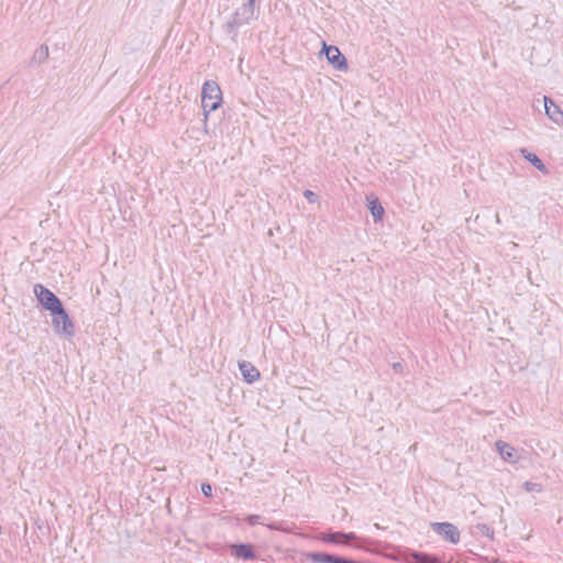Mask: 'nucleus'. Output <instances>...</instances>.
I'll use <instances>...</instances> for the list:
<instances>
[{"label":"nucleus","instance_id":"11","mask_svg":"<svg viewBox=\"0 0 563 563\" xmlns=\"http://www.w3.org/2000/svg\"><path fill=\"white\" fill-rule=\"evenodd\" d=\"M239 369L245 383L253 384L260 379V371L249 361H240Z\"/></svg>","mask_w":563,"mask_h":563},{"label":"nucleus","instance_id":"18","mask_svg":"<svg viewBox=\"0 0 563 563\" xmlns=\"http://www.w3.org/2000/svg\"><path fill=\"white\" fill-rule=\"evenodd\" d=\"M266 527L272 531H280L289 533L291 529L284 521H274L267 523Z\"/></svg>","mask_w":563,"mask_h":563},{"label":"nucleus","instance_id":"15","mask_svg":"<svg viewBox=\"0 0 563 563\" xmlns=\"http://www.w3.org/2000/svg\"><path fill=\"white\" fill-rule=\"evenodd\" d=\"M305 555L311 563H336L339 558L328 552H308Z\"/></svg>","mask_w":563,"mask_h":563},{"label":"nucleus","instance_id":"1","mask_svg":"<svg viewBox=\"0 0 563 563\" xmlns=\"http://www.w3.org/2000/svg\"><path fill=\"white\" fill-rule=\"evenodd\" d=\"M253 19H256L255 1L247 0L238 8L231 19L222 25V31L230 37L231 42L236 45L240 27L250 24Z\"/></svg>","mask_w":563,"mask_h":563},{"label":"nucleus","instance_id":"25","mask_svg":"<svg viewBox=\"0 0 563 563\" xmlns=\"http://www.w3.org/2000/svg\"><path fill=\"white\" fill-rule=\"evenodd\" d=\"M393 368H394V371H395L396 373H399V372H401V371H402V364H401V363H399V362L394 363V364H393Z\"/></svg>","mask_w":563,"mask_h":563},{"label":"nucleus","instance_id":"14","mask_svg":"<svg viewBox=\"0 0 563 563\" xmlns=\"http://www.w3.org/2000/svg\"><path fill=\"white\" fill-rule=\"evenodd\" d=\"M367 201H368L367 208H368L371 214L373 216L374 221L376 223L380 222L383 220L385 210H384V207H383L379 198L372 195L371 197H367Z\"/></svg>","mask_w":563,"mask_h":563},{"label":"nucleus","instance_id":"17","mask_svg":"<svg viewBox=\"0 0 563 563\" xmlns=\"http://www.w3.org/2000/svg\"><path fill=\"white\" fill-rule=\"evenodd\" d=\"M475 530L477 533L488 538L489 540L494 539V529L486 523H477L475 526Z\"/></svg>","mask_w":563,"mask_h":563},{"label":"nucleus","instance_id":"20","mask_svg":"<svg viewBox=\"0 0 563 563\" xmlns=\"http://www.w3.org/2000/svg\"><path fill=\"white\" fill-rule=\"evenodd\" d=\"M261 519H262V516H260V515H249V516L245 517V521L251 527H253V526H255L257 523H263L261 521Z\"/></svg>","mask_w":563,"mask_h":563},{"label":"nucleus","instance_id":"16","mask_svg":"<svg viewBox=\"0 0 563 563\" xmlns=\"http://www.w3.org/2000/svg\"><path fill=\"white\" fill-rule=\"evenodd\" d=\"M49 52L48 46L46 44L40 45L33 53L29 62L30 67H34L36 65L43 64L48 58Z\"/></svg>","mask_w":563,"mask_h":563},{"label":"nucleus","instance_id":"8","mask_svg":"<svg viewBox=\"0 0 563 563\" xmlns=\"http://www.w3.org/2000/svg\"><path fill=\"white\" fill-rule=\"evenodd\" d=\"M357 539V536L355 532H344V531H332L328 530L324 532H321L319 536V540L323 543L328 544H345L347 542L354 541Z\"/></svg>","mask_w":563,"mask_h":563},{"label":"nucleus","instance_id":"24","mask_svg":"<svg viewBox=\"0 0 563 563\" xmlns=\"http://www.w3.org/2000/svg\"><path fill=\"white\" fill-rule=\"evenodd\" d=\"M336 563H361V562L339 555Z\"/></svg>","mask_w":563,"mask_h":563},{"label":"nucleus","instance_id":"4","mask_svg":"<svg viewBox=\"0 0 563 563\" xmlns=\"http://www.w3.org/2000/svg\"><path fill=\"white\" fill-rule=\"evenodd\" d=\"M51 316L53 329L57 334L68 339L75 335V324L64 305L54 310Z\"/></svg>","mask_w":563,"mask_h":563},{"label":"nucleus","instance_id":"2","mask_svg":"<svg viewBox=\"0 0 563 563\" xmlns=\"http://www.w3.org/2000/svg\"><path fill=\"white\" fill-rule=\"evenodd\" d=\"M201 103L205 114V123L210 112L217 110L222 103V92L214 80H206L201 89Z\"/></svg>","mask_w":563,"mask_h":563},{"label":"nucleus","instance_id":"3","mask_svg":"<svg viewBox=\"0 0 563 563\" xmlns=\"http://www.w3.org/2000/svg\"><path fill=\"white\" fill-rule=\"evenodd\" d=\"M390 559L401 563H443L435 554L409 548H394V554Z\"/></svg>","mask_w":563,"mask_h":563},{"label":"nucleus","instance_id":"7","mask_svg":"<svg viewBox=\"0 0 563 563\" xmlns=\"http://www.w3.org/2000/svg\"><path fill=\"white\" fill-rule=\"evenodd\" d=\"M322 52L325 55V58L330 65L336 70L345 71L349 69V64L346 57L341 53V51L334 45H324Z\"/></svg>","mask_w":563,"mask_h":563},{"label":"nucleus","instance_id":"6","mask_svg":"<svg viewBox=\"0 0 563 563\" xmlns=\"http://www.w3.org/2000/svg\"><path fill=\"white\" fill-rule=\"evenodd\" d=\"M431 529L443 540L456 544L460 542V531L456 526L451 522H431Z\"/></svg>","mask_w":563,"mask_h":563},{"label":"nucleus","instance_id":"12","mask_svg":"<svg viewBox=\"0 0 563 563\" xmlns=\"http://www.w3.org/2000/svg\"><path fill=\"white\" fill-rule=\"evenodd\" d=\"M497 451L499 452L501 459L509 463H516L518 460L517 451L512 445L501 440L496 442Z\"/></svg>","mask_w":563,"mask_h":563},{"label":"nucleus","instance_id":"22","mask_svg":"<svg viewBox=\"0 0 563 563\" xmlns=\"http://www.w3.org/2000/svg\"><path fill=\"white\" fill-rule=\"evenodd\" d=\"M143 44V41H139L134 46H128L126 44L123 45V52L124 54H131L133 52H136L141 48Z\"/></svg>","mask_w":563,"mask_h":563},{"label":"nucleus","instance_id":"5","mask_svg":"<svg viewBox=\"0 0 563 563\" xmlns=\"http://www.w3.org/2000/svg\"><path fill=\"white\" fill-rule=\"evenodd\" d=\"M33 292L42 308L51 313L63 305L62 300L42 284H35Z\"/></svg>","mask_w":563,"mask_h":563},{"label":"nucleus","instance_id":"9","mask_svg":"<svg viewBox=\"0 0 563 563\" xmlns=\"http://www.w3.org/2000/svg\"><path fill=\"white\" fill-rule=\"evenodd\" d=\"M230 553L235 559L244 561H253L257 559V553L252 543H231L229 544Z\"/></svg>","mask_w":563,"mask_h":563},{"label":"nucleus","instance_id":"23","mask_svg":"<svg viewBox=\"0 0 563 563\" xmlns=\"http://www.w3.org/2000/svg\"><path fill=\"white\" fill-rule=\"evenodd\" d=\"M201 493L203 494V496L206 497H211L212 496V486L211 484L209 483H203L201 485Z\"/></svg>","mask_w":563,"mask_h":563},{"label":"nucleus","instance_id":"19","mask_svg":"<svg viewBox=\"0 0 563 563\" xmlns=\"http://www.w3.org/2000/svg\"><path fill=\"white\" fill-rule=\"evenodd\" d=\"M523 488L526 492H529V493H540L542 492L543 487L540 483H534V482H530V481H527L523 483Z\"/></svg>","mask_w":563,"mask_h":563},{"label":"nucleus","instance_id":"10","mask_svg":"<svg viewBox=\"0 0 563 563\" xmlns=\"http://www.w3.org/2000/svg\"><path fill=\"white\" fill-rule=\"evenodd\" d=\"M547 117L559 126H563V110L552 98L543 96L542 98Z\"/></svg>","mask_w":563,"mask_h":563},{"label":"nucleus","instance_id":"21","mask_svg":"<svg viewBox=\"0 0 563 563\" xmlns=\"http://www.w3.org/2000/svg\"><path fill=\"white\" fill-rule=\"evenodd\" d=\"M303 197L310 202V203H314V202H318V195L316 192H313L312 190H309V189H306L303 191Z\"/></svg>","mask_w":563,"mask_h":563},{"label":"nucleus","instance_id":"13","mask_svg":"<svg viewBox=\"0 0 563 563\" xmlns=\"http://www.w3.org/2000/svg\"><path fill=\"white\" fill-rule=\"evenodd\" d=\"M520 154L526 161H528L534 168H537L542 174L548 175L550 173L549 168L537 154L528 151L525 147L520 148Z\"/></svg>","mask_w":563,"mask_h":563}]
</instances>
